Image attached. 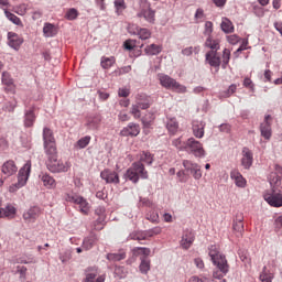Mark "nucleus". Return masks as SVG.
<instances>
[{"label": "nucleus", "instance_id": "ddd939ff", "mask_svg": "<svg viewBox=\"0 0 282 282\" xmlns=\"http://www.w3.org/2000/svg\"><path fill=\"white\" fill-rule=\"evenodd\" d=\"M100 177L105 180L106 184H120V176L118 175V172L104 170L100 173Z\"/></svg>", "mask_w": 282, "mask_h": 282}, {"label": "nucleus", "instance_id": "473e14b6", "mask_svg": "<svg viewBox=\"0 0 282 282\" xmlns=\"http://www.w3.org/2000/svg\"><path fill=\"white\" fill-rule=\"evenodd\" d=\"M144 52L148 54V56H158V54L162 52V46L158 44H151L144 48Z\"/></svg>", "mask_w": 282, "mask_h": 282}, {"label": "nucleus", "instance_id": "603ef678", "mask_svg": "<svg viewBox=\"0 0 282 282\" xmlns=\"http://www.w3.org/2000/svg\"><path fill=\"white\" fill-rule=\"evenodd\" d=\"M140 160L141 162H145V164H149V166L153 164V155H151L149 152H143Z\"/></svg>", "mask_w": 282, "mask_h": 282}, {"label": "nucleus", "instance_id": "ea45409f", "mask_svg": "<svg viewBox=\"0 0 282 282\" xmlns=\"http://www.w3.org/2000/svg\"><path fill=\"white\" fill-rule=\"evenodd\" d=\"M100 117H93V118H89L88 119V122H87V127L88 129H90L91 131H96V129H98V127H100Z\"/></svg>", "mask_w": 282, "mask_h": 282}, {"label": "nucleus", "instance_id": "20e7f679", "mask_svg": "<svg viewBox=\"0 0 282 282\" xmlns=\"http://www.w3.org/2000/svg\"><path fill=\"white\" fill-rule=\"evenodd\" d=\"M140 11L137 17L144 19L148 23H155V10L151 9V2L148 0H139Z\"/></svg>", "mask_w": 282, "mask_h": 282}, {"label": "nucleus", "instance_id": "72a5a7b5", "mask_svg": "<svg viewBox=\"0 0 282 282\" xmlns=\"http://www.w3.org/2000/svg\"><path fill=\"white\" fill-rule=\"evenodd\" d=\"M139 270L141 274H148L149 270H151V260L149 258H140Z\"/></svg>", "mask_w": 282, "mask_h": 282}, {"label": "nucleus", "instance_id": "37998d69", "mask_svg": "<svg viewBox=\"0 0 282 282\" xmlns=\"http://www.w3.org/2000/svg\"><path fill=\"white\" fill-rule=\"evenodd\" d=\"M167 130L170 133H177V129H180V124L177 123V119L173 118L167 121Z\"/></svg>", "mask_w": 282, "mask_h": 282}, {"label": "nucleus", "instance_id": "f704fd0d", "mask_svg": "<svg viewBox=\"0 0 282 282\" xmlns=\"http://www.w3.org/2000/svg\"><path fill=\"white\" fill-rule=\"evenodd\" d=\"M134 105L139 106V109H149L150 105L144 95H137Z\"/></svg>", "mask_w": 282, "mask_h": 282}, {"label": "nucleus", "instance_id": "dca6fc26", "mask_svg": "<svg viewBox=\"0 0 282 282\" xmlns=\"http://www.w3.org/2000/svg\"><path fill=\"white\" fill-rule=\"evenodd\" d=\"M98 276V268L90 267L86 270V278L84 279V282H94V279ZM95 282H105V278L99 276L96 279Z\"/></svg>", "mask_w": 282, "mask_h": 282}, {"label": "nucleus", "instance_id": "79ce46f5", "mask_svg": "<svg viewBox=\"0 0 282 282\" xmlns=\"http://www.w3.org/2000/svg\"><path fill=\"white\" fill-rule=\"evenodd\" d=\"M18 101L17 99H13L12 101L4 102L2 109L3 111H8V113H14V110L17 109Z\"/></svg>", "mask_w": 282, "mask_h": 282}, {"label": "nucleus", "instance_id": "1a4fd4ad", "mask_svg": "<svg viewBox=\"0 0 282 282\" xmlns=\"http://www.w3.org/2000/svg\"><path fill=\"white\" fill-rule=\"evenodd\" d=\"M41 207L39 206H32L29 209L24 210L22 218L25 221V224H34L39 217H41Z\"/></svg>", "mask_w": 282, "mask_h": 282}, {"label": "nucleus", "instance_id": "39448f33", "mask_svg": "<svg viewBox=\"0 0 282 282\" xmlns=\"http://www.w3.org/2000/svg\"><path fill=\"white\" fill-rule=\"evenodd\" d=\"M159 80L162 87H165V89H173L178 94H186V86L181 85L169 75H160Z\"/></svg>", "mask_w": 282, "mask_h": 282}, {"label": "nucleus", "instance_id": "f3484780", "mask_svg": "<svg viewBox=\"0 0 282 282\" xmlns=\"http://www.w3.org/2000/svg\"><path fill=\"white\" fill-rule=\"evenodd\" d=\"M1 171L3 175H7V177H12V175H14L17 171H19V167H17V164L14 163V161L9 160L3 163Z\"/></svg>", "mask_w": 282, "mask_h": 282}, {"label": "nucleus", "instance_id": "052dcab7", "mask_svg": "<svg viewBox=\"0 0 282 282\" xmlns=\"http://www.w3.org/2000/svg\"><path fill=\"white\" fill-rule=\"evenodd\" d=\"M177 177H178V182H182V183H186L188 182V177L186 176V172L184 171H178L176 173Z\"/></svg>", "mask_w": 282, "mask_h": 282}, {"label": "nucleus", "instance_id": "9b49d317", "mask_svg": "<svg viewBox=\"0 0 282 282\" xmlns=\"http://www.w3.org/2000/svg\"><path fill=\"white\" fill-rule=\"evenodd\" d=\"M270 120H272V116L267 115L264 121L260 124V133L264 140L272 138V123H270Z\"/></svg>", "mask_w": 282, "mask_h": 282}, {"label": "nucleus", "instance_id": "2f4dec72", "mask_svg": "<svg viewBox=\"0 0 282 282\" xmlns=\"http://www.w3.org/2000/svg\"><path fill=\"white\" fill-rule=\"evenodd\" d=\"M134 257H141V259H147L151 254V249L147 247H135L132 249Z\"/></svg>", "mask_w": 282, "mask_h": 282}, {"label": "nucleus", "instance_id": "f257e3e1", "mask_svg": "<svg viewBox=\"0 0 282 282\" xmlns=\"http://www.w3.org/2000/svg\"><path fill=\"white\" fill-rule=\"evenodd\" d=\"M124 177L133 184H138L140 177L141 180H149V172H147L142 162H135L130 169L127 170Z\"/></svg>", "mask_w": 282, "mask_h": 282}, {"label": "nucleus", "instance_id": "4468645a", "mask_svg": "<svg viewBox=\"0 0 282 282\" xmlns=\"http://www.w3.org/2000/svg\"><path fill=\"white\" fill-rule=\"evenodd\" d=\"M205 58L208 62V65H210V67L219 68V66L221 65V57L219 56L217 51L207 52Z\"/></svg>", "mask_w": 282, "mask_h": 282}, {"label": "nucleus", "instance_id": "a878e982", "mask_svg": "<svg viewBox=\"0 0 282 282\" xmlns=\"http://www.w3.org/2000/svg\"><path fill=\"white\" fill-rule=\"evenodd\" d=\"M193 241H195V236L191 231H185L183 234L181 246L184 248V250H188L191 246H193Z\"/></svg>", "mask_w": 282, "mask_h": 282}, {"label": "nucleus", "instance_id": "b1692460", "mask_svg": "<svg viewBox=\"0 0 282 282\" xmlns=\"http://www.w3.org/2000/svg\"><path fill=\"white\" fill-rule=\"evenodd\" d=\"M3 217H7V219H14V217H17V207L11 204H8L0 212V219Z\"/></svg>", "mask_w": 282, "mask_h": 282}, {"label": "nucleus", "instance_id": "c756f323", "mask_svg": "<svg viewBox=\"0 0 282 282\" xmlns=\"http://www.w3.org/2000/svg\"><path fill=\"white\" fill-rule=\"evenodd\" d=\"M43 34L46 36V39L56 36V34H58V29L52 23H45L43 28Z\"/></svg>", "mask_w": 282, "mask_h": 282}, {"label": "nucleus", "instance_id": "680f3d73", "mask_svg": "<svg viewBox=\"0 0 282 282\" xmlns=\"http://www.w3.org/2000/svg\"><path fill=\"white\" fill-rule=\"evenodd\" d=\"M228 43H230V45H237V43L239 42V36L234 34V35H229L227 36Z\"/></svg>", "mask_w": 282, "mask_h": 282}, {"label": "nucleus", "instance_id": "13d9d810", "mask_svg": "<svg viewBox=\"0 0 282 282\" xmlns=\"http://www.w3.org/2000/svg\"><path fill=\"white\" fill-rule=\"evenodd\" d=\"M194 19H195L196 23H202V21H204V19H206V14H204V10L197 9Z\"/></svg>", "mask_w": 282, "mask_h": 282}, {"label": "nucleus", "instance_id": "5701e85b", "mask_svg": "<svg viewBox=\"0 0 282 282\" xmlns=\"http://www.w3.org/2000/svg\"><path fill=\"white\" fill-rule=\"evenodd\" d=\"M45 154H46V162H51L58 158V152L56 151V143H46L44 144Z\"/></svg>", "mask_w": 282, "mask_h": 282}, {"label": "nucleus", "instance_id": "8fccbe9b", "mask_svg": "<svg viewBox=\"0 0 282 282\" xmlns=\"http://www.w3.org/2000/svg\"><path fill=\"white\" fill-rule=\"evenodd\" d=\"M228 63H230V50L225 48L223 51V69H226V67H228Z\"/></svg>", "mask_w": 282, "mask_h": 282}, {"label": "nucleus", "instance_id": "c03bdc74", "mask_svg": "<svg viewBox=\"0 0 282 282\" xmlns=\"http://www.w3.org/2000/svg\"><path fill=\"white\" fill-rule=\"evenodd\" d=\"M113 63H116L115 57H101V67L104 69H109V67L113 66Z\"/></svg>", "mask_w": 282, "mask_h": 282}, {"label": "nucleus", "instance_id": "3c124183", "mask_svg": "<svg viewBox=\"0 0 282 282\" xmlns=\"http://www.w3.org/2000/svg\"><path fill=\"white\" fill-rule=\"evenodd\" d=\"M65 17L68 21H75V19H78V10L72 8L66 12Z\"/></svg>", "mask_w": 282, "mask_h": 282}, {"label": "nucleus", "instance_id": "de8ad7c7", "mask_svg": "<svg viewBox=\"0 0 282 282\" xmlns=\"http://www.w3.org/2000/svg\"><path fill=\"white\" fill-rule=\"evenodd\" d=\"M127 254L124 253H108L107 259L108 261H122V259H126Z\"/></svg>", "mask_w": 282, "mask_h": 282}, {"label": "nucleus", "instance_id": "5fc2aeb1", "mask_svg": "<svg viewBox=\"0 0 282 282\" xmlns=\"http://www.w3.org/2000/svg\"><path fill=\"white\" fill-rule=\"evenodd\" d=\"M204 35L207 36V39H209V36H213V22L212 21L205 22Z\"/></svg>", "mask_w": 282, "mask_h": 282}, {"label": "nucleus", "instance_id": "a211bd4d", "mask_svg": "<svg viewBox=\"0 0 282 282\" xmlns=\"http://www.w3.org/2000/svg\"><path fill=\"white\" fill-rule=\"evenodd\" d=\"M252 162H253L252 151H250V149L248 148H243L241 165L243 166V169H250V166H252Z\"/></svg>", "mask_w": 282, "mask_h": 282}, {"label": "nucleus", "instance_id": "aec40b11", "mask_svg": "<svg viewBox=\"0 0 282 282\" xmlns=\"http://www.w3.org/2000/svg\"><path fill=\"white\" fill-rule=\"evenodd\" d=\"M8 39H9V45L12 47V50L18 51L21 45H23V40L19 34L14 32H9L8 33Z\"/></svg>", "mask_w": 282, "mask_h": 282}, {"label": "nucleus", "instance_id": "0e129e2a", "mask_svg": "<svg viewBox=\"0 0 282 282\" xmlns=\"http://www.w3.org/2000/svg\"><path fill=\"white\" fill-rule=\"evenodd\" d=\"M17 272L20 274V279H25V272H28V268L18 265Z\"/></svg>", "mask_w": 282, "mask_h": 282}, {"label": "nucleus", "instance_id": "393cba45", "mask_svg": "<svg viewBox=\"0 0 282 282\" xmlns=\"http://www.w3.org/2000/svg\"><path fill=\"white\" fill-rule=\"evenodd\" d=\"M36 122V113H34V108L24 111V127H34Z\"/></svg>", "mask_w": 282, "mask_h": 282}, {"label": "nucleus", "instance_id": "69168bd1", "mask_svg": "<svg viewBox=\"0 0 282 282\" xmlns=\"http://www.w3.org/2000/svg\"><path fill=\"white\" fill-rule=\"evenodd\" d=\"M235 91H237V85L232 84L229 86L228 90L226 91V98H230V96H232Z\"/></svg>", "mask_w": 282, "mask_h": 282}, {"label": "nucleus", "instance_id": "a19ab883", "mask_svg": "<svg viewBox=\"0 0 282 282\" xmlns=\"http://www.w3.org/2000/svg\"><path fill=\"white\" fill-rule=\"evenodd\" d=\"M137 36L141 41H147L151 36V31L149 29L137 28Z\"/></svg>", "mask_w": 282, "mask_h": 282}, {"label": "nucleus", "instance_id": "a18cd8bd", "mask_svg": "<svg viewBox=\"0 0 282 282\" xmlns=\"http://www.w3.org/2000/svg\"><path fill=\"white\" fill-rule=\"evenodd\" d=\"M89 142H91V137L86 135L76 142V147L79 149H86L89 145Z\"/></svg>", "mask_w": 282, "mask_h": 282}, {"label": "nucleus", "instance_id": "e433bc0d", "mask_svg": "<svg viewBox=\"0 0 282 282\" xmlns=\"http://www.w3.org/2000/svg\"><path fill=\"white\" fill-rule=\"evenodd\" d=\"M205 47H209L212 52H217L219 50V41L213 40V36H209L205 41Z\"/></svg>", "mask_w": 282, "mask_h": 282}, {"label": "nucleus", "instance_id": "4be33fe9", "mask_svg": "<svg viewBox=\"0 0 282 282\" xmlns=\"http://www.w3.org/2000/svg\"><path fill=\"white\" fill-rule=\"evenodd\" d=\"M2 83L7 86V91H10V94H14L17 91V88L14 86V79H12V76H10V73L3 72L2 73Z\"/></svg>", "mask_w": 282, "mask_h": 282}, {"label": "nucleus", "instance_id": "2eb2a0df", "mask_svg": "<svg viewBox=\"0 0 282 282\" xmlns=\"http://www.w3.org/2000/svg\"><path fill=\"white\" fill-rule=\"evenodd\" d=\"M232 230L236 234V237H241L243 235V215L237 214L234 219Z\"/></svg>", "mask_w": 282, "mask_h": 282}, {"label": "nucleus", "instance_id": "c85d7f7f", "mask_svg": "<svg viewBox=\"0 0 282 282\" xmlns=\"http://www.w3.org/2000/svg\"><path fill=\"white\" fill-rule=\"evenodd\" d=\"M230 177H231V180H235V184L239 188H243L246 186V178H243V175H241V173H239V171H237V170L231 171Z\"/></svg>", "mask_w": 282, "mask_h": 282}, {"label": "nucleus", "instance_id": "0eeeda50", "mask_svg": "<svg viewBox=\"0 0 282 282\" xmlns=\"http://www.w3.org/2000/svg\"><path fill=\"white\" fill-rule=\"evenodd\" d=\"M185 151L193 153L195 158H204L206 155V151H204V145L202 142L195 140V138H189L186 141Z\"/></svg>", "mask_w": 282, "mask_h": 282}, {"label": "nucleus", "instance_id": "9d476101", "mask_svg": "<svg viewBox=\"0 0 282 282\" xmlns=\"http://www.w3.org/2000/svg\"><path fill=\"white\" fill-rule=\"evenodd\" d=\"M264 199L270 206H273L274 208H281L282 206V194L272 189L271 193L264 194Z\"/></svg>", "mask_w": 282, "mask_h": 282}, {"label": "nucleus", "instance_id": "e2e57ef3", "mask_svg": "<svg viewBox=\"0 0 282 282\" xmlns=\"http://www.w3.org/2000/svg\"><path fill=\"white\" fill-rule=\"evenodd\" d=\"M118 94L120 98H127L129 97V94H131V91L129 90V88H119Z\"/></svg>", "mask_w": 282, "mask_h": 282}, {"label": "nucleus", "instance_id": "09e8293b", "mask_svg": "<svg viewBox=\"0 0 282 282\" xmlns=\"http://www.w3.org/2000/svg\"><path fill=\"white\" fill-rule=\"evenodd\" d=\"M115 8L117 10V14H122L123 10H127V4L124 3V0H115Z\"/></svg>", "mask_w": 282, "mask_h": 282}, {"label": "nucleus", "instance_id": "f8f14e48", "mask_svg": "<svg viewBox=\"0 0 282 282\" xmlns=\"http://www.w3.org/2000/svg\"><path fill=\"white\" fill-rule=\"evenodd\" d=\"M183 166L185 171H189L192 173L194 180H202V166H199V164L184 160Z\"/></svg>", "mask_w": 282, "mask_h": 282}, {"label": "nucleus", "instance_id": "4c0bfd02", "mask_svg": "<svg viewBox=\"0 0 282 282\" xmlns=\"http://www.w3.org/2000/svg\"><path fill=\"white\" fill-rule=\"evenodd\" d=\"M259 279L261 282H272V279H274V274L268 271V267H263V270L260 273Z\"/></svg>", "mask_w": 282, "mask_h": 282}, {"label": "nucleus", "instance_id": "774afa93", "mask_svg": "<svg viewBox=\"0 0 282 282\" xmlns=\"http://www.w3.org/2000/svg\"><path fill=\"white\" fill-rule=\"evenodd\" d=\"M124 47L127 48V50H133V47H135V41H133V40H128V41H126L124 42Z\"/></svg>", "mask_w": 282, "mask_h": 282}, {"label": "nucleus", "instance_id": "864d4df0", "mask_svg": "<svg viewBox=\"0 0 282 282\" xmlns=\"http://www.w3.org/2000/svg\"><path fill=\"white\" fill-rule=\"evenodd\" d=\"M215 265L218 268V270L213 272V278L224 279L228 274V272H224V270H221V267L219 264H215Z\"/></svg>", "mask_w": 282, "mask_h": 282}, {"label": "nucleus", "instance_id": "7c9ffc66", "mask_svg": "<svg viewBox=\"0 0 282 282\" xmlns=\"http://www.w3.org/2000/svg\"><path fill=\"white\" fill-rule=\"evenodd\" d=\"M220 28L225 34H232L235 32V25H232V22L228 18H223Z\"/></svg>", "mask_w": 282, "mask_h": 282}, {"label": "nucleus", "instance_id": "58836bf2", "mask_svg": "<svg viewBox=\"0 0 282 282\" xmlns=\"http://www.w3.org/2000/svg\"><path fill=\"white\" fill-rule=\"evenodd\" d=\"M4 14L7 17V19H9V21H11V23H13L14 25H20V28H23V22H21V19L17 15H14V13L4 10Z\"/></svg>", "mask_w": 282, "mask_h": 282}, {"label": "nucleus", "instance_id": "4d7b16f0", "mask_svg": "<svg viewBox=\"0 0 282 282\" xmlns=\"http://www.w3.org/2000/svg\"><path fill=\"white\" fill-rule=\"evenodd\" d=\"M139 106L137 104H133L130 110V113L133 116V118L139 119L141 118L142 113L140 112Z\"/></svg>", "mask_w": 282, "mask_h": 282}, {"label": "nucleus", "instance_id": "7ed1b4c3", "mask_svg": "<svg viewBox=\"0 0 282 282\" xmlns=\"http://www.w3.org/2000/svg\"><path fill=\"white\" fill-rule=\"evenodd\" d=\"M208 250H209L208 254H209L214 265L221 267L223 272H229L230 265H228V260H226V256H224V254H221V252H219V246L212 245L208 248Z\"/></svg>", "mask_w": 282, "mask_h": 282}, {"label": "nucleus", "instance_id": "49530a36", "mask_svg": "<svg viewBox=\"0 0 282 282\" xmlns=\"http://www.w3.org/2000/svg\"><path fill=\"white\" fill-rule=\"evenodd\" d=\"M269 182L271 186H279V184H281V176L276 174V172H272L269 175Z\"/></svg>", "mask_w": 282, "mask_h": 282}, {"label": "nucleus", "instance_id": "bf43d9fd", "mask_svg": "<svg viewBox=\"0 0 282 282\" xmlns=\"http://www.w3.org/2000/svg\"><path fill=\"white\" fill-rule=\"evenodd\" d=\"M145 217L149 221H152V224H155V221H158V219H160V216L155 212L148 213Z\"/></svg>", "mask_w": 282, "mask_h": 282}, {"label": "nucleus", "instance_id": "338daca9", "mask_svg": "<svg viewBox=\"0 0 282 282\" xmlns=\"http://www.w3.org/2000/svg\"><path fill=\"white\" fill-rule=\"evenodd\" d=\"M62 263H67V261H69V259H72V252L70 251H66L64 256L59 257Z\"/></svg>", "mask_w": 282, "mask_h": 282}, {"label": "nucleus", "instance_id": "412c9836", "mask_svg": "<svg viewBox=\"0 0 282 282\" xmlns=\"http://www.w3.org/2000/svg\"><path fill=\"white\" fill-rule=\"evenodd\" d=\"M139 134H140V126L135 123H129L128 127L123 128L120 131V135H123V137H129V135L135 137Z\"/></svg>", "mask_w": 282, "mask_h": 282}, {"label": "nucleus", "instance_id": "cd10ccee", "mask_svg": "<svg viewBox=\"0 0 282 282\" xmlns=\"http://www.w3.org/2000/svg\"><path fill=\"white\" fill-rule=\"evenodd\" d=\"M40 180L46 188H56V180L47 173L40 174Z\"/></svg>", "mask_w": 282, "mask_h": 282}, {"label": "nucleus", "instance_id": "c9c22d12", "mask_svg": "<svg viewBox=\"0 0 282 282\" xmlns=\"http://www.w3.org/2000/svg\"><path fill=\"white\" fill-rule=\"evenodd\" d=\"M43 140L44 144H56L54 140V134L52 133V130L48 128H44L43 130Z\"/></svg>", "mask_w": 282, "mask_h": 282}, {"label": "nucleus", "instance_id": "6ab92c4d", "mask_svg": "<svg viewBox=\"0 0 282 282\" xmlns=\"http://www.w3.org/2000/svg\"><path fill=\"white\" fill-rule=\"evenodd\" d=\"M205 128H206V123L204 121L194 120L192 123L193 135H195V138H198V139L204 138Z\"/></svg>", "mask_w": 282, "mask_h": 282}, {"label": "nucleus", "instance_id": "423d86ee", "mask_svg": "<svg viewBox=\"0 0 282 282\" xmlns=\"http://www.w3.org/2000/svg\"><path fill=\"white\" fill-rule=\"evenodd\" d=\"M70 166H72V164H69V162L58 160V156L51 161H46V169L51 173H67L69 171Z\"/></svg>", "mask_w": 282, "mask_h": 282}, {"label": "nucleus", "instance_id": "6e6552de", "mask_svg": "<svg viewBox=\"0 0 282 282\" xmlns=\"http://www.w3.org/2000/svg\"><path fill=\"white\" fill-rule=\"evenodd\" d=\"M66 202H70L72 204H77L83 215H89V203L83 196H78L76 194H67Z\"/></svg>", "mask_w": 282, "mask_h": 282}, {"label": "nucleus", "instance_id": "bb28decb", "mask_svg": "<svg viewBox=\"0 0 282 282\" xmlns=\"http://www.w3.org/2000/svg\"><path fill=\"white\" fill-rule=\"evenodd\" d=\"M98 242V237L96 234H89L88 237L83 240V250H91L94 246Z\"/></svg>", "mask_w": 282, "mask_h": 282}, {"label": "nucleus", "instance_id": "6e6d98bb", "mask_svg": "<svg viewBox=\"0 0 282 282\" xmlns=\"http://www.w3.org/2000/svg\"><path fill=\"white\" fill-rule=\"evenodd\" d=\"M172 144L178 149V151H186V142H182L181 138L173 140Z\"/></svg>", "mask_w": 282, "mask_h": 282}, {"label": "nucleus", "instance_id": "f03ea898", "mask_svg": "<svg viewBox=\"0 0 282 282\" xmlns=\"http://www.w3.org/2000/svg\"><path fill=\"white\" fill-rule=\"evenodd\" d=\"M32 171V162L28 161L19 171L18 183L9 187V193H17L19 188H23L28 184L30 178V172Z\"/></svg>", "mask_w": 282, "mask_h": 282}]
</instances>
